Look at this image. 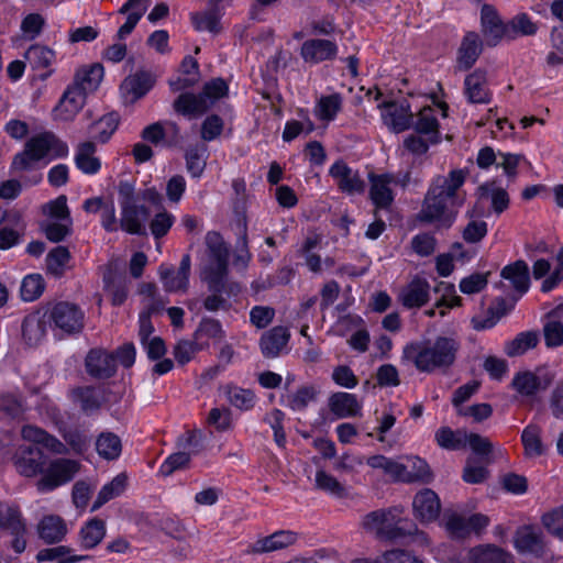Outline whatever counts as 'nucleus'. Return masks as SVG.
Instances as JSON below:
<instances>
[{"label": "nucleus", "instance_id": "13d9d810", "mask_svg": "<svg viewBox=\"0 0 563 563\" xmlns=\"http://www.w3.org/2000/svg\"><path fill=\"white\" fill-rule=\"evenodd\" d=\"M385 514H386V516H384V520H382L383 529L379 530V537L383 539H388V540H396V539L402 537L404 530H402V527L400 526L401 525V519H400L401 511H399L397 508H393V509L385 510Z\"/></svg>", "mask_w": 563, "mask_h": 563}, {"label": "nucleus", "instance_id": "2eb2a0df", "mask_svg": "<svg viewBox=\"0 0 563 563\" xmlns=\"http://www.w3.org/2000/svg\"><path fill=\"white\" fill-rule=\"evenodd\" d=\"M339 46L334 41L325 38L306 40L300 47V56L305 63L317 65L335 59Z\"/></svg>", "mask_w": 563, "mask_h": 563}, {"label": "nucleus", "instance_id": "20e7f679", "mask_svg": "<svg viewBox=\"0 0 563 563\" xmlns=\"http://www.w3.org/2000/svg\"><path fill=\"white\" fill-rule=\"evenodd\" d=\"M21 435L25 441L41 445L43 449L57 455L67 454L69 452L68 446L73 452L82 454L90 444L88 437L78 429H70L63 433L65 443L44 429L33 424L24 426L21 430Z\"/></svg>", "mask_w": 563, "mask_h": 563}, {"label": "nucleus", "instance_id": "f03ea898", "mask_svg": "<svg viewBox=\"0 0 563 563\" xmlns=\"http://www.w3.org/2000/svg\"><path fill=\"white\" fill-rule=\"evenodd\" d=\"M460 349L459 342L450 336L417 341L404 347V357L421 373L445 371L451 367Z\"/></svg>", "mask_w": 563, "mask_h": 563}, {"label": "nucleus", "instance_id": "bf43d9fd", "mask_svg": "<svg viewBox=\"0 0 563 563\" xmlns=\"http://www.w3.org/2000/svg\"><path fill=\"white\" fill-rule=\"evenodd\" d=\"M45 289V282L40 274H30L22 279L20 294L22 300L31 302L36 300Z\"/></svg>", "mask_w": 563, "mask_h": 563}, {"label": "nucleus", "instance_id": "3c124183", "mask_svg": "<svg viewBox=\"0 0 563 563\" xmlns=\"http://www.w3.org/2000/svg\"><path fill=\"white\" fill-rule=\"evenodd\" d=\"M405 483L431 481V471L428 463L419 456H408L407 464H405Z\"/></svg>", "mask_w": 563, "mask_h": 563}, {"label": "nucleus", "instance_id": "0e129e2a", "mask_svg": "<svg viewBox=\"0 0 563 563\" xmlns=\"http://www.w3.org/2000/svg\"><path fill=\"white\" fill-rule=\"evenodd\" d=\"M42 211L49 220L68 221L73 220L70 211L67 206V197L60 195L57 198L49 200L42 207Z\"/></svg>", "mask_w": 563, "mask_h": 563}, {"label": "nucleus", "instance_id": "393cba45", "mask_svg": "<svg viewBox=\"0 0 563 563\" xmlns=\"http://www.w3.org/2000/svg\"><path fill=\"white\" fill-rule=\"evenodd\" d=\"M108 388L104 386H84L71 390L74 401L80 405L86 413H92L107 401Z\"/></svg>", "mask_w": 563, "mask_h": 563}, {"label": "nucleus", "instance_id": "7ed1b4c3", "mask_svg": "<svg viewBox=\"0 0 563 563\" xmlns=\"http://www.w3.org/2000/svg\"><path fill=\"white\" fill-rule=\"evenodd\" d=\"M69 148L66 142L53 132H42L31 136L23 150L18 152L11 162L10 173L16 174L34 169L38 163L47 164L57 158H66Z\"/></svg>", "mask_w": 563, "mask_h": 563}, {"label": "nucleus", "instance_id": "aec40b11", "mask_svg": "<svg viewBox=\"0 0 563 563\" xmlns=\"http://www.w3.org/2000/svg\"><path fill=\"white\" fill-rule=\"evenodd\" d=\"M430 299V284L420 276H415L405 285L399 294L398 301L408 309L420 308Z\"/></svg>", "mask_w": 563, "mask_h": 563}, {"label": "nucleus", "instance_id": "c85d7f7f", "mask_svg": "<svg viewBox=\"0 0 563 563\" xmlns=\"http://www.w3.org/2000/svg\"><path fill=\"white\" fill-rule=\"evenodd\" d=\"M483 51V41L475 32H467L461 43L457 52V68L460 70L470 69L478 59Z\"/></svg>", "mask_w": 563, "mask_h": 563}, {"label": "nucleus", "instance_id": "5fc2aeb1", "mask_svg": "<svg viewBox=\"0 0 563 563\" xmlns=\"http://www.w3.org/2000/svg\"><path fill=\"white\" fill-rule=\"evenodd\" d=\"M521 442L528 457H537L544 453L540 429L537 426L529 424L522 430Z\"/></svg>", "mask_w": 563, "mask_h": 563}, {"label": "nucleus", "instance_id": "f704fd0d", "mask_svg": "<svg viewBox=\"0 0 563 563\" xmlns=\"http://www.w3.org/2000/svg\"><path fill=\"white\" fill-rule=\"evenodd\" d=\"M288 329L285 327H274L265 332L260 341L261 351L266 357H276L286 346L289 340Z\"/></svg>", "mask_w": 563, "mask_h": 563}, {"label": "nucleus", "instance_id": "c03bdc74", "mask_svg": "<svg viewBox=\"0 0 563 563\" xmlns=\"http://www.w3.org/2000/svg\"><path fill=\"white\" fill-rule=\"evenodd\" d=\"M96 451L106 461H115L122 453L121 439L113 432H101L96 439Z\"/></svg>", "mask_w": 563, "mask_h": 563}, {"label": "nucleus", "instance_id": "4468645a", "mask_svg": "<svg viewBox=\"0 0 563 563\" xmlns=\"http://www.w3.org/2000/svg\"><path fill=\"white\" fill-rule=\"evenodd\" d=\"M51 320L62 331L76 333L84 327V312L76 305L58 302L51 311Z\"/></svg>", "mask_w": 563, "mask_h": 563}, {"label": "nucleus", "instance_id": "37998d69", "mask_svg": "<svg viewBox=\"0 0 563 563\" xmlns=\"http://www.w3.org/2000/svg\"><path fill=\"white\" fill-rule=\"evenodd\" d=\"M89 559V555L74 554L73 550L65 545L42 549L36 554L37 562L80 563Z\"/></svg>", "mask_w": 563, "mask_h": 563}, {"label": "nucleus", "instance_id": "774afa93", "mask_svg": "<svg viewBox=\"0 0 563 563\" xmlns=\"http://www.w3.org/2000/svg\"><path fill=\"white\" fill-rule=\"evenodd\" d=\"M471 218L466 227L462 232L463 240L467 243H478L482 241L488 232V224L484 220L473 219V214L467 212Z\"/></svg>", "mask_w": 563, "mask_h": 563}, {"label": "nucleus", "instance_id": "f8f14e48", "mask_svg": "<svg viewBox=\"0 0 563 563\" xmlns=\"http://www.w3.org/2000/svg\"><path fill=\"white\" fill-rule=\"evenodd\" d=\"M446 110L444 103L438 108L424 107L419 111L417 120H412L411 126L418 134L426 135L431 144H438L441 141L438 112L441 111L442 117H446Z\"/></svg>", "mask_w": 563, "mask_h": 563}, {"label": "nucleus", "instance_id": "39448f33", "mask_svg": "<svg viewBox=\"0 0 563 563\" xmlns=\"http://www.w3.org/2000/svg\"><path fill=\"white\" fill-rule=\"evenodd\" d=\"M207 264L202 271V278L208 283L210 290L220 291L224 287L228 274L229 246L222 236L214 231L206 234Z\"/></svg>", "mask_w": 563, "mask_h": 563}, {"label": "nucleus", "instance_id": "4d7b16f0", "mask_svg": "<svg viewBox=\"0 0 563 563\" xmlns=\"http://www.w3.org/2000/svg\"><path fill=\"white\" fill-rule=\"evenodd\" d=\"M220 12L216 8L191 14V21L197 31H208L214 34L220 31Z\"/></svg>", "mask_w": 563, "mask_h": 563}, {"label": "nucleus", "instance_id": "6e6552de", "mask_svg": "<svg viewBox=\"0 0 563 563\" xmlns=\"http://www.w3.org/2000/svg\"><path fill=\"white\" fill-rule=\"evenodd\" d=\"M369 191L368 196L377 210H389L395 200L394 174H368Z\"/></svg>", "mask_w": 563, "mask_h": 563}, {"label": "nucleus", "instance_id": "ea45409f", "mask_svg": "<svg viewBox=\"0 0 563 563\" xmlns=\"http://www.w3.org/2000/svg\"><path fill=\"white\" fill-rule=\"evenodd\" d=\"M223 336L224 331L220 321L209 317L202 318L194 332L196 344L203 350L209 347L210 340H221Z\"/></svg>", "mask_w": 563, "mask_h": 563}, {"label": "nucleus", "instance_id": "a878e982", "mask_svg": "<svg viewBox=\"0 0 563 563\" xmlns=\"http://www.w3.org/2000/svg\"><path fill=\"white\" fill-rule=\"evenodd\" d=\"M552 382L548 374L539 375L532 372L518 373L512 379L516 391L523 397H533L540 390H545Z\"/></svg>", "mask_w": 563, "mask_h": 563}, {"label": "nucleus", "instance_id": "f3484780", "mask_svg": "<svg viewBox=\"0 0 563 563\" xmlns=\"http://www.w3.org/2000/svg\"><path fill=\"white\" fill-rule=\"evenodd\" d=\"M380 108L382 120L391 132L400 133L411 126L413 115L407 102H384Z\"/></svg>", "mask_w": 563, "mask_h": 563}, {"label": "nucleus", "instance_id": "338daca9", "mask_svg": "<svg viewBox=\"0 0 563 563\" xmlns=\"http://www.w3.org/2000/svg\"><path fill=\"white\" fill-rule=\"evenodd\" d=\"M316 485L319 489L335 497H344L346 495L344 486L334 476L324 471L316 473Z\"/></svg>", "mask_w": 563, "mask_h": 563}, {"label": "nucleus", "instance_id": "a211bd4d", "mask_svg": "<svg viewBox=\"0 0 563 563\" xmlns=\"http://www.w3.org/2000/svg\"><path fill=\"white\" fill-rule=\"evenodd\" d=\"M413 516L422 523L438 519L441 511V501L435 492L430 488L419 490L412 500Z\"/></svg>", "mask_w": 563, "mask_h": 563}, {"label": "nucleus", "instance_id": "5701e85b", "mask_svg": "<svg viewBox=\"0 0 563 563\" xmlns=\"http://www.w3.org/2000/svg\"><path fill=\"white\" fill-rule=\"evenodd\" d=\"M16 471L26 477L44 472L45 456L38 449L30 445L21 446L14 456Z\"/></svg>", "mask_w": 563, "mask_h": 563}, {"label": "nucleus", "instance_id": "e2e57ef3", "mask_svg": "<svg viewBox=\"0 0 563 563\" xmlns=\"http://www.w3.org/2000/svg\"><path fill=\"white\" fill-rule=\"evenodd\" d=\"M538 341L539 338L536 332H521L506 346V353L509 356L521 355L528 350L533 349Z\"/></svg>", "mask_w": 563, "mask_h": 563}, {"label": "nucleus", "instance_id": "9d476101", "mask_svg": "<svg viewBox=\"0 0 563 563\" xmlns=\"http://www.w3.org/2000/svg\"><path fill=\"white\" fill-rule=\"evenodd\" d=\"M450 563H514L511 556L495 545H479L462 550L450 558Z\"/></svg>", "mask_w": 563, "mask_h": 563}, {"label": "nucleus", "instance_id": "cd10ccee", "mask_svg": "<svg viewBox=\"0 0 563 563\" xmlns=\"http://www.w3.org/2000/svg\"><path fill=\"white\" fill-rule=\"evenodd\" d=\"M500 276L504 280L508 282L509 286L518 294V297H521L529 290V267L525 261L518 260L506 265L501 269Z\"/></svg>", "mask_w": 563, "mask_h": 563}, {"label": "nucleus", "instance_id": "ddd939ff", "mask_svg": "<svg viewBox=\"0 0 563 563\" xmlns=\"http://www.w3.org/2000/svg\"><path fill=\"white\" fill-rule=\"evenodd\" d=\"M85 367L92 378L108 379L117 373L115 356L103 349H92L86 355Z\"/></svg>", "mask_w": 563, "mask_h": 563}, {"label": "nucleus", "instance_id": "6ab92c4d", "mask_svg": "<svg viewBox=\"0 0 563 563\" xmlns=\"http://www.w3.org/2000/svg\"><path fill=\"white\" fill-rule=\"evenodd\" d=\"M88 95L73 84L67 87L58 104L54 109V115L59 121H71L86 104Z\"/></svg>", "mask_w": 563, "mask_h": 563}, {"label": "nucleus", "instance_id": "603ef678", "mask_svg": "<svg viewBox=\"0 0 563 563\" xmlns=\"http://www.w3.org/2000/svg\"><path fill=\"white\" fill-rule=\"evenodd\" d=\"M466 431H453L449 427H442L435 432V441L439 446L446 450H461L465 448Z\"/></svg>", "mask_w": 563, "mask_h": 563}, {"label": "nucleus", "instance_id": "c9c22d12", "mask_svg": "<svg viewBox=\"0 0 563 563\" xmlns=\"http://www.w3.org/2000/svg\"><path fill=\"white\" fill-rule=\"evenodd\" d=\"M106 521L97 517L87 520L79 531L80 547L85 550L96 548L106 537Z\"/></svg>", "mask_w": 563, "mask_h": 563}, {"label": "nucleus", "instance_id": "bb28decb", "mask_svg": "<svg viewBox=\"0 0 563 563\" xmlns=\"http://www.w3.org/2000/svg\"><path fill=\"white\" fill-rule=\"evenodd\" d=\"M210 108L211 101L207 100L201 92L198 95L185 92L174 101L175 111L188 119L198 118Z\"/></svg>", "mask_w": 563, "mask_h": 563}, {"label": "nucleus", "instance_id": "0eeeda50", "mask_svg": "<svg viewBox=\"0 0 563 563\" xmlns=\"http://www.w3.org/2000/svg\"><path fill=\"white\" fill-rule=\"evenodd\" d=\"M329 176L343 194L354 196L365 191L366 184L360 172L349 166L343 159H338L330 166Z\"/></svg>", "mask_w": 563, "mask_h": 563}, {"label": "nucleus", "instance_id": "412c9836", "mask_svg": "<svg viewBox=\"0 0 563 563\" xmlns=\"http://www.w3.org/2000/svg\"><path fill=\"white\" fill-rule=\"evenodd\" d=\"M120 227L130 234L143 235L146 233V222L150 211L145 206L137 203L121 207Z\"/></svg>", "mask_w": 563, "mask_h": 563}, {"label": "nucleus", "instance_id": "4c0bfd02", "mask_svg": "<svg viewBox=\"0 0 563 563\" xmlns=\"http://www.w3.org/2000/svg\"><path fill=\"white\" fill-rule=\"evenodd\" d=\"M103 74V66L101 64L90 65L76 73L73 85L89 96L98 89Z\"/></svg>", "mask_w": 563, "mask_h": 563}, {"label": "nucleus", "instance_id": "49530a36", "mask_svg": "<svg viewBox=\"0 0 563 563\" xmlns=\"http://www.w3.org/2000/svg\"><path fill=\"white\" fill-rule=\"evenodd\" d=\"M479 190L483 197L489 198L492 209L496 214H500L508 209L510 203L509 195L496 181L481 185Z\"/></svg>", "mask_w": 563, "mask_h": 563}, {"label": "nucleus", "instance_id": "09e8293b", "mask_svg": "<svg viewBox=\"0 0 563 563\" xmlns=\"http://www.w3.org/2000/svg\"><path fill=\"white\" fill-rule=\"evenodd\" d=\"M24 57L33 69H47L55 62V52L47 46L34 44L25 52Z\"/></svg>", "mask_w": 563, "mask_h": 563}, {"label": "nucleus", "instance_id": "a19ab883", "mask_svg": "<svg viewBox=\"0 0 563 563\" xmlns=\"http://www.w3.org/2000/svg\"><path fill=\"white\" fill-rule=\"evenodd\" d=\"M222 393L227 401L239 410L247 411L255 406L256 396L251 389L228 384L222 387Z\"/></svg>", "mask_w": 563, "mask_h": 563}, {"label": "nucleus", "instance_id": "6e6d98bb", "mask_svg": "<svg viewBox=\"0 0 563 563\" xmlns=\"http://www.w3.org/2000/svg\"><path fill=\"white\" fill-rule=\"evenodd\" d=\"M118 125V114L114 112L107 113L91 125V133L98 142L106 143L115 132Z\"/></svg>", "mask_w": 563, "mask_h": 563}, {"label": "nucleus", "instance_id": "680f3d73", "mask_svg": "<svg viewBox=\"0 0 563 563\" xmlns=\"http://www.w3.org/2000/svg\"><path fill=\"white\" fill-rule=\"evenodd\" d=\"M24 412L21 397L13 393L0 395V418L16 419Z\"/></svg>", "mask_w": 563, "mask_h": 563}, {"label": "nucleus", "instance_id": "79ce46f5", "mask_svg": "<svg viewBox=\"0 0 563 563\" xmlns=\"http://www.w3.org/2000/svg\"><path fill=\"white\" fill-rule=\"evenodd\" d=\"M367 465L375 470H380L385 475L390 477L394 482H406L405 477V464L387 457L385 455H373L366 461Z\"/></svg>", "mask_w": 563, "mask_h": 563}, {"label": "nucleus", "instance_id": "72a5a7b5", "mask_svg": "<svg viewBox=\"0 0 563 563\" xmlns=\"http://www.w3.org/2000/svg\"><path fill=\"white\" fill-rule=\"evenodd\" d=\"M563 303L552 309L543 325L544 342L548 347H558L563 345Z\"/></svg>", "mask_w": 563, "mask_h": 563}, {"label": "nucleus", "instance_id": "de8ad7c7", "mask_svg": "<svg viewBox=\"0 0 563 563\" xmlns=\"http://www.w3.org/2000/svg\"><path fill=\"white\" fill-rule=\"evenodd\" d=\"M126 475L121 473L118 474L111 482L103 485L92 504L91 511L98 510L106 503L120 496L126 488Z\"/></svg>", "mask_w": 563, "mask_h": 563}, {"label": "nucleus", "instance_id": "58836bf2", "mask_svg": "<svg viewBox=\"0 0 563 563\" xmlns=\"http://www.w3.org/2000/svg\"><path fill=\"white\" fill-rule=\"evenodd\" d=\"M103 288L111 296L112 305H122L128 297V280L112 268H108L102 277Z\"/></svg>", "mask_w": 563, "mask_h": 563}, {"label": "nucleus", "instance_id": "dca6fc26", "mask_svg": "<svg viewBox=\"0 0 563 563\" xmlns=\"http://www.w3.org/2000/svg\"><path fill=\"white\" fill-rule=\"evenodd\" d=\"M464 96L468 103L487 104L492 101L493 93L488 87L487 71L477 68L464 79Z\"/></svg>", "mask_w": 563, "mask_h": 563}, {"label": "nucleus", "instance_id": "f257e3e1", "mask_svg": "<svg viewBox=\"0 0 563 563\" xmlns=\"http://www.w3.org/2000/svg\"><path fill=\"white\" fill-rule=\"evenodd\" d=\"M468 170L455 168L448 175L434 176L424 195L418 219L428 224L450 228L465 202L463 186L467 179Z\"/></svg>", "mask_w": 563, "mask_h": 563}, {"label": "nucleus", "instance_id": "9b49d317", "mask_svg": "<svg viewBox=\"0 0 563 563\" xmlns=\"http://www.w3.org/2000/svg\"><path fill=\"white\" fill-rule=\"evenodd\" d=\"M191 258L185 254L180 261L178 269L173 266L161 265L158 274L163 287L168 292L186 291L189 286V275Z\"/></svg>", "mask_w": 563, "mask_h": 563}, {"label": "nucleus", "instance_id": "a18cd8bd", "mask_svg": "<svg viewBox=\"0 0 563 563\" xmlns=\"http://www.w3.org/2000/svg\"><path fill=\"white\" fill-rule=\"evenodd\" d=\"M71 255L66 246H56L46 255L47 273L56 278H60L68 268Z\"/></svg>", "mask_w": 563, "mask_h": 563}, {"label": "nucleus", "instance_id": "69168bd1", "mask_svg": "<svg viewBox=\"0 0 563 563\" xmlns=\"http://www.w3.org/2000/svg\"><path fill=\"white\" fill-rule=\"evenodd\" d=\"M316 397L317 390L313 386H302L296 393L286 397V404L294 411H301L314 401Z\"/></svg>", "mask_w": 563, "mask_h": 563}, {"label": "nucleus", "instance_id": "7c9ffc66", "mask_svg": "<svg viewBox=\"0 0 563 563\" xmlns=\"http://www.w3.org/2000/svg\"><path fill=\"white\" fill-rule=\"evenodd\" d=\"M343 98L340 93H330L319 97L313 107V115L323 125H329L342 111Z\"/></svg>", "mask_w": 563, "mask_h": 563}, {"label": "nucleus", "instance_id": "4be33fe9", "mask_svg": "<svg viewBox=\"0 0 563 563\" xmlns=\"http://www.w3.org/2000/svg\"><path fill=\"white\" fill-rule=\"evenodd\" d=\"M155 79L147 71H137L128 76L120 86L125 102H134L144 97L154 86Z\"/></svg>", "mask_w": 563, "mask_h": 563}, {"label": "nucleus", "instance_id": "052dcab7", "mask_svg": "<svg viewBox=\"0 0 563 563\" xmlns=\"http://www.w3.org/2000/svg\"><path fill=\"white\" fill-rule=\"evenodd\" d=\"M24 521L18 508L0 504V530L21 532Z\"/></svg>", "mask_w": 563, "mask_h": 563}, {"label": "nucleus", "instance_id": "864d4df0", "mask_svg": "<svg viewBox=\"0 0 563 563\" xmlns=\"http://www.w3.org/2000/svg\"><path fill=\"white\" fill-rule=\"evenodd\" d=\"M42 232L46 239L53 243L64 241L73 232V220L57 221L46 220L40 224Z\"/></svg>", "mask_w": 563, "mask_h": 563}, {"label": "nucleus", "instance_id": "473e14b6", "mask_svg": "<svg viewBox=\"0 0 563 563\" xmlns=\"http://www.w3.org/2000/svg\"><path fill=\"white\" fill-rule=\"evenodd\" d=\"M330 411L338 418H351L360 415L362 405L354 394L334 393L329 398Z\"/></svg>", "mask_w": 563, "mask_h": 563}, {"label": "nucleus", "instance_id": "8fccbe9b", "mask_svg": "<svg viewBox=\"0 0 563 563\" xmlns=\"http://www.w3.org/2000/svg\"><path fill=\"white\" fill-rule=\"evenodd\" d=\"M207 146L205 144H197L190 146L185 154L186 168L191 177H201L206 168Z\"/></svg>", "mask_w": 563, "mask_h": 563}, {"label": "nucleus", "instance_id": "423d86ee", "mask_svg": "<svg viewBox=\"0 0 563 563\" xmlns=\"http://www.w3.org/2000/svg\"><path fill=\"white\" fill-rule=\"evenodd\" d=\"M80 468L76 460L59 457L51 461L36 487L40 493H48L70 482Z\"/></svg>", "mask_w": 563, "mask_h": 563}, {"label": "nucleus", "instance_id": "2f4dec72", "mask_svg": "<svg viewBox=\"0 0 563 563\" xmlns=\"http://www.w3.org/2000/svg\"><path fill=\"white\" fill-rule=\"evenodd\" d=\"M296 541V532L290 530H279L254 542L252 545V551L255 553L274 552L288 548Z\"/></svg>", "mask_w": 563, "mask_h": 563}, {"label": "nucleus", "instance_id": "e433bc0d", "mask_svg": "<svg viewBox=\"0 0 563 563\" xmlns=\"http://www.w3.org/2000/svg\"><path fill=\"white\" fill-rule=\"evenodd\" d=\"M40 538L47 544L60 542L66 536L67 528L58 516H45L37 526Z\"/></svg>", "mask_w": 563, "mask_h": 563}, {"label": "nucleus", "instance_id": "b1692460", "mask_svg": "<svg viewBox=\"0 0 563 563\" xmlns=\"http://www.w3.org/2000/svg\"><path fill=\"white\" fill-rule=\"evenodd\" d=\"M515 547L520 553L541 556L544 553L545 543L542 531L533 526L519 528L515 536Z\"/></svg>", "mask_w": 563, "mask_h": 563}, {"label": "nucleus", "instance_id": "1a4fd4ad", "mask_svg": "<svg viewBox=\"0 0 563 563\" xmlns=\"http://www.w3.org/2000/svg\"><path fill=\"white\" fill-rule=\"evenodd\" d=\"M481 26L484 42L487 46H497L503 38H510V27L499 18L496 10L484 4L481 10Z\"/></svg>", "mask_w": 563, "mask_h": 563}, {"label": "nucleus", "instance_id": "c756f323", "mask_svg": "<svg viewBox=\"0 0 563 563\" xmlns=\"http://www.w3.org/2000/svg\"><path fill=\"white\" fill-rule=\"evenodd\" d=\"M97 146L91 141L77 145L74 156L75 166L85 175H96L101 169V159L96 156Z\"/></svg>", "mask_w": 563, "mask_h": 563}]
</instances>
